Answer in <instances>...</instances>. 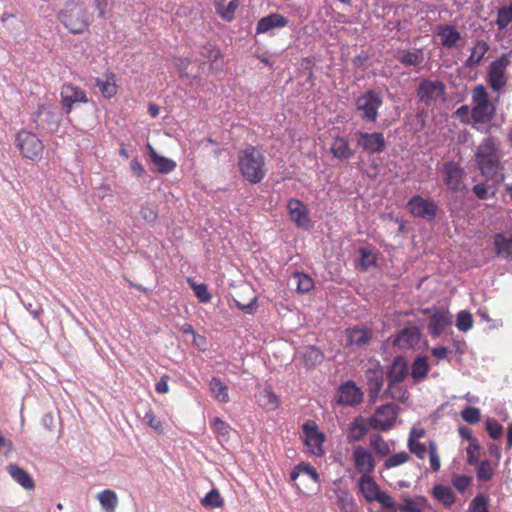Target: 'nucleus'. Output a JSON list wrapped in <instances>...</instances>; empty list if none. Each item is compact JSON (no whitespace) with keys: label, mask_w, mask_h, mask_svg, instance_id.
Segmentation results:
<instances>
[{"label":"nucleus","mask_w":512,"mask_h":512,"mask_svg":"<svg viewBox=\"0 0 512 512\" xmlns=\"http://www.w3.org/2000/svg\"><path fill=\"white\" fill-rule=\"evenodd\" d=\"M503 156L500 142L494 137H486L476 147L474 161L480 174L492 180L503 169Z\"/></svg>","instance_id":"nucleus-1"},{"label":"nucleus","mask_w":512,"mask_h":512,"mask_svg":"<svg viewBox=\"0 0 512 512\" xmlns=\"http://www.w3.org/2000/svg\"><path fill=\"white\" fill-rule=\"evenodd\" d=\"M237 164L240 175L250 184L262 182L268 172L264 153L254 146L238 152Z\"/></svg>","instance_id":"nucleus-2"},{"label":"nucleus","mask_w":512,"mask_h":512,"mask_svg":"<svg viewBox=\"0 0 512 512\" xmlns=\"http://www.w3.org/2000/svg\"><path fill=\"white\" fill-rule=\"evenodd\" d=\"M60 22L73 34L83 33L90 25L92 16L78 2H67L58 14Z\"/></svg>","instance_id":"nucleus-3"},{"label":"nucleus","mask_w":512,"mask_h":512,"mask_svg":"<svg viewBox=\"0 0 512 512\" xmlns=\"http://www.w3.org/2000/svg\"><path fill=\"white\" fill-rule=\"evenodd\" d=\"M15 145L22 157L38 162L43 157L44 144L39 136L26 129H21L15 136Z\"/></svg>","instance_id":"nucleus-4"},{"label":"nucleus","mask_w":512,"mask_h":512,"mask_svg":"<svg viewBox=\"0 0 512 512\" xmlns=\"http://www.w3.org/2000/svg\"><path fill=\"white\" fill-rule=\"evenodd\" d=\"M382 105V96L373 89L365 91L355 99L356 111L360 118L369 123L377 122Z\"/></svg>","instance_id":"nucleus-5"},{"label":"nucleus","mask_w":512,"mask_h":512,"mask_svg":"<svg viewBox=\"0 0 512 512\" xmlns=\"http://www.w3.org/2000/svg\"><path fill=\"white\" fill-rule=\"evenodd\" d=\"M406 207L413 217L420 218L426 222L434 221L439 211L438 203L433 198H425L421 195L412 196L408 200Z\"/></svg>","instance_id":"nucleus-6"},{"label":"nucleus","mask_w":512,"mask_h":512,"mask_svg":"<svg viewBox=\"0 0 512 512\" xmlns=\"http://www.w3.org/2000/svg\"><path fill=\"white\" fill-rule=\"evenodd\" d=\"M356 144L362 152L367 154H381L386 149V139L383 132L356 131Z\"/></svg>","instance_id":"nucleus-7"},{"label":"nucleus","mask_w":512,"mask_h":512,"mask_svg":"<svg viewBox=\"0 0 512 512\" xmlns=\"http://www.w3.org/2000/svg\"><path fill=\"white\" fill-rule=\"evenodd\" d=\"M443 182L451 192H460L465 188V171L455 161L444 162L441 168Z\"/></svg>","instance_id":"nucleus-8"},{"label":"nucleus","mask_w":512,"mask_h":512,"mask_svg":"<svg viewBox=\"0 0 512 512\" xmlns=\"http://www.w3.org/2000/svg\"><path fill=\"white\" fill-rule=\"evenodd\" d=\"M398 411L399 407L394 403L381 405L369 419V424L374 429L387 431L393 427Z\"/></svg>","instance_id":"nucleus-9"},{"label":"nucleus","mask_w":512,"mask_h":512,"mask_svg":"<svg viewBox=\"0 0 512 512\" xmlns=\"http://www.w3.org/2000/svg\"><path fill=\"white\" fill-rule=\"evenodd\" d=\"M446 93V86L439 80H422L417 88V96L420 102L426 106H430L437 100L444 97Z\"/></svg>","instance_id":"nucleus-10"},{"label":"nucleus","mask_w":512,"mask_h":512,"mask_svg":"<svg viewBox=\"0 0 512 512\" xmlns=\"http://www.w3.org/2000/svg\"><path fill=\"white\" fill-rule=\"evenodd\" d=\"M393 346L400 350H416L420 347L422 332L417 326H409L391 336Z\"/></svg>","instance_id":"nucleus-11"},{"label":"nucleus","mask_w":512,"mask_h":512,"mask_svg":"<svg viewBox=\"0 0 512 512\" xmlns=\"http://www.w3.org/2000/svg\"><path fill=\"white\" fill-rule=\"evenodd\" d=\"M302 432L304 434V443L309 451L316 456H322L324 454L323 443L325 436L319 431L316 423L312 420L306 421L302 426Z\"/></svg>","instance_id":"nucleus-12"},{"label":"nucleus","mask_w":512,"mask_h":512,"mask_svg":"<svg viewBox=\"0 0 512 512\" xmlns=\"http://www.w3.org/2000/svg\"><path fill=\"white\" fill-rule=\"evenodd\" d=\"M352 461L355 470L361 476L370 475L376 467V461L372 452L362 445L353 446Z\"/></svg>","instance_id":"nucleus-13"},{"label":"nucleus","mask_w":512,"mask_h":512,"mask_svg":"<svg viewBox=\"0 0 512 512\" xmlns=\"http://www.w3.org/2000/svg\"><path fill=\"white\" fill-rule=\"evenodd\" d=\"M290 220L298 227L309 230L312 227L310 212L307 205L297 198H291L287 203Z\"/></svg>","instance_id":"nucleus-14"},{"label":"nucleus","mask_w":512,"mask_h":512,"mask_svg":"<svg viewBox=\"0 0 512 512\" xmlns=\"http://www.w3.org/2000/svg\"><path fill=\"white\" fill-rule=\"evenodd\" d=\"M384 375V369L378 362L372 363L365 372L371 402L375 403L380 397L384 385Z\"/></svg>","instance_id":"nucleus-15"},{"label":"nucleus","mask_w":512,"mask_h":512,"mask_svg":"<svg viewBox=\"0 0 512 512\" xmlns=\"http://www.w3.org/2000/svg\"><path fill=\"white\" fill-rule=\"evenodd\" d=\"M337 402L343 406H356L362 403L364 393L360 387L352 380H347L341 384L337 391Z\"/></svg>","instance_id":"nucleus-16"},{"label":"nucleus","mask_w":512,"mask_h":512,"mask_svg":"<svg viewBox=\"0 0 512 512\" xmlns=\"http://www.w3.org/2000/svg\"><path fill=\"white\" fill-rule=\"evenodd\" d=\"M60 95L62 107L67 114L70 113L76 105L88 102L86 93L81 88L72 84H64L61 88Z\"/></svg>","instance_id":"nucleus-17"},{"label":"nucleus","mask_w":512,"mask_h":512,"mask_svg":"<svg viewBox=\"0 0 512 512\" xmlns=\"http://www.w3.org/2000/svg\"><path fill=\"white\" fill-rule=\"evenodd\" d=\"M508 63L509 61L505 57L491 63L488 72V82L494 91H500L506 85L505 71Z\"/></svg>","instance_id":"nucleus-18"},{"label":"nucleus","mask_w":512,"mask_h":512,"mask_svg":"<svg viewBox=\"0 0 512 512\" xmlns=\"http://www.w3.org/2000/svg\"><path fill=\"white\" fill-rule=\"evenodd\" d=\"M34 122L39 127L56 130L60 122V113L55 108L40 105L35 113Z\"/></svg>","instance_id":"nucleus-19"},{"label":"nucleus","mask_w":512,"mask_h":512,"mask_svg":"<svg viewBox=\"0 0 512 512\" xmlns=\"http://www.w3.org/2000/svg\"><path fill=\"white\" fill-rule=\"evenodd\" d=\"M436 35L440 39V44L446 49L456 48L462 39L461 33L451 24L437 26Z\"/></svg>","instance_id":"nucleus-20"},{"label":"nucleus","mask_w":512,"mask_h":512,"mask_svg":"<svg viewBox=\"0 0 512 512\" xmlns=\"http://www.w3.org/2000/svg\"><path fill=\"white\" fill-rule=\"evenodd\" d=\"M452 323V316L448 311L439 310L434 312L429 319L428 330L432 337L440 336Z\"/></svg>","instance_id":"nucleus-21"},{"label":"nucleus","mask_w":512,"mask_h":512,"mask_svg":"<svg viewBox=\"0 0 512 512\" xmlns=\"http://www.w3.org/2000/svg\"><path fill=\"white\" fill-rule=\"evenodd\" d=\"M288 24V19L279 13H270L259 19L256 25L257 34L271 33L274 29L284 28Z\"/></svg>","instance_id":"nucleus-22"},{"label":"nucleus","mask_w":512,"mask_h":512,"mask_svg":"<svg viewBox=\"0 0 512 512\" xmlns=\"http://www.w3.org/2000/svg\"><path fill=\"white\" fill-rule=\"evenodd\" d=\"M395 60L401 63L404 67H417L421 66L424 61L422 49H397L394 54Z\"/></svg>","instance_id":"nucleus-23"},{"label":"nucleus","mask_w":512,"mask_h":512,"mask_svg":"<svg viewBox=\"0 0 512 512\" xmlns=\"http://www.w3.org/2000/svg\"><path fill=\"white\" fill-rule=\"evenodd\" d=\"M372 333L369 329L359 326L346 329L347 345L357 348L363 347L370 342Z\"/></svg>","instance_id":"nucleus-24"},{"label":"nucleus","mask_w":512,"mask_h":512,"mask_svg":"<svg viewBox=\"0 0 512 512\" xmlns=\"http://www.w3.org/2000/svg\"><path fill=\"white\" fill-rule=\"evenodd\" d=\"M494 247L497 256L512 261V234L497 233L494 236Z\"/></svg>","instance_id":"nucleus-25"},{"label":"nucleus","mask_w":512,"mask_h":512,"mask_svg":"<svg viewBox=\"0 0 512 512\" xmlns=\"http://www.w3.org/2000/svg\"><path fill=\"white\" fill-rule=\"evenodd\" d=\"M408 364L404 357H395L387 372L388 382H403L408 375Z\"/></svg>","instance_id":"nucleus-26"},{"label":"nucleus","mask_w":512,"mask_h":512,"mask_svg":"<svg viewBox=\"0 0 512 512\" xmlns=\"http://www.w3.org/2000/svg\"><path fill=\"white\" fill-rule=\"evenodd\" d=\"M239 5V0H214L217 15L226 22H231L234 19Z\"/></svg>","instance_id":"nucleus-27"},{"label":"nucleus","mask_w":512,"mask_h":512,"mask_svg":"<svg viewBox=\"0 0 512 512\" xmlns=\"http://www.w3.org/2000/svg\"><path fill=\"white\" fill-rule=\"evenodd\" d=\"M6 470L10 477L18 483L22 488L26 490H32L35 487V483L32 477L17 464H9L6 467Z\"/></svg>","instance_id":"nucleus-28"},{"label":"nucleus","mask_w":512,"mask_h":512,"mask_svg":"<svg viewBox=\"0 0 512 512\" xmlns=\"http://www.w3.org/2000/svg\"><path fill=\"white\" fill-rule=\"evenodd\" d=\"M330 152L339 160H348L354 155V151L345 137H336L330 147Z\"/></svg>","instance_id":"nucleus-29"},{"label":"nucleus","mask_w":512,"mask_h":512,"mask_svg":"<svg viewBox=\"0 0 512 512\" xmlns=\"http://www.w3.org/2000/svg\"><path fill=\"white\" fill-rule=\"evenodd\" d=\"M495 108L490 102L476 104L471 110V117L476 123L487 124L494 115Z\"/></svg>","instance_id":"nucleus-30"},{"label":"nucleus","mask_w":512,"mask_h":512,"mask_svg":"<svg viewBox=\"0 0 512 512\" xmlns=\"http://www.w3.org/2000/svg\"><path fill=\"white\" fill-rule=\"evenodd\" d=\"M368 431L369 428L367 426L366 420L361 416L356 417L349 425L347 439L350 443L358 442L367 435Z\"/></svg>","instance_id":"nucleus-31"},{"label":"nucleus","mask_w":512,"mask_h":512,"mask_svg":"<svg viewBox=\"0 0 512 512\" xmlns=\"http://www.w3.org/2000/svg\"><path fill=\"white\" fill-rule=\"evenodd\" d=\"M147 147L150 151L151 162L155 166L157 172L161 174H168L175 169L176 163L172 159L158 155L150 144H148Z\"/></svg>","instance_id":"nucleus-32"},{"label":"nucleus","mask_w":512,"mask_h":512,"mask_svg":"<svg viewBox=\"0 0 512 512\" xmlns=\"http://www.w3.org/2000/svg\"><path fill=\"white\" fill-rule=\"evenodd\" d=\"M209 390L214 399L220 403H228L230 401L228 386L218 377H212L208 383Z\"/></svg>","instance_id":"nucleus-33"},{"label":"nucleus","mask_w":512,"mask_h":512,"mask_svg":"<svg viewBox=\"0 0 512 512\" xmlns=\"http://www.w3.org/2000/svg\"><path fill=\"white\" fill-rule=\"evenodd\" d=\"M432 496L441 502L446 508L451 507L456 500L452 489L448 486L437 484L432 489Z\"/></svg>","instance_id":"nucleus-34"},{"label":"nucleus","mask_w":512,"mask_h":512,"mask_svg":"<svg viewBox=\"0 0 512 512\" xmlns=\"http://www.w3.org/2000/svg\"><path fill=\"white\" fill-rule=\"evenodd\" d=\"M359 488L362 492L364 498L368 502H372L377 498V494L380 490L377 483L370 477V475L367 476H361L359 479Z\"/></svg>","instance_id":"nucleus-35"},{"label":"nucleus","mask_w":512,"mask_h":512,"mask_svg":"<svg viewBox=\"0 0 512 512\" xmlns=\"http://www.w3.org/2000/svg\"><path fill=\"white\" fill-rule=\"evenodd\" d=\"M408 391L402 385V382H388V387L381 396L382 399H394L405 402L408 399Z\"/></svg>","instance_id":"nucleus-36"},{"label":"nucleus","mask_w":512,"mask_h":512,"mask_svg":"<svg viewBox=\"0 0 512 512\" xmlns=\"http://www.w3.org/2000/svg\"><path fill=\"white\" fill-rule=\"evenodd\" d=\"M102 509L105 512H115L118 505L117 494L110 489H105L96 495Z\"/></svg>","instance_id":"nucleus-37"},{"label":"nucleus","mask_w":512,"mask_h":512,"mask_svg":"<svg viewBox=\"0 0 512 512\" xmlns=\"http://www.w3.org/2000/svg\"><path fill=\"white\" fill-rule=\"evenodd\" d=\"M489 46L484 41H477L471 50L470 56L465 61V66L472 68L477 66L485 54L487 53Z\"/></svg>","instance_id":"nucleus-38"},{"label":"nucleus","mask_w":512,"mask_h":512,"mask_svg":"<svg viewBox=\"0 0 512 512\" xmlns=\"http://www.w3.org/2000/svg\"><path fill=\"white\" fill-rule=\"evenodd\" d=\"M429 372V365L426 356H418L412 363L411 377L414 382L422 381Z\"/></svg>","instance_id":"nucleus-39"},{"label":"nucleus","mask_w":512,"mask_h":512,"mask_svg":"<svg viewBox=\"0 0 512 512\" xmlns=\"http://www.w3.org/2000/svg\"><path fill=\"white\" fill-rule=\"evenodd\" d=\"M292 278L296 282V290L298 293H308L314 288V281L308 274L295 271Z\"/></svg>","instance_id":"nucleus-40"},{"label":"nucleus","mask_w":512,"mask_h":512,"mask_svg":"<svg viewBox=\"0 0 512 512\" xmlns=\"http://www.w3.org/2000/svg\"><path fill=\"white\" fill-rule=\"evenodd\" d=\"M360 265L364 270L374 268L377 266V255L367 247L359 249Z\"/></svg>","instance_id":"nucleus-41"},{"label":"nucleus","mask_w":512,"mask_h":512,"mask_svg":"<svg viewBox=\"0 0 512 512\" xmlns=\"http://www.w3.org/2000/svg\"><path fill=\"white\" fill-rule=\"evenodd\" d=\"M210 426L221 440H227L229 438L231 427L220 417H214L210 422Z\"/></svg>","instance_id":"nucleus-42"},{"label":"nucleus","mask_w":512,"mask_h":512,"mask_svg":"<svg viewBox=\"0 0 512 512\" xmlns=\"http://www.w3.org/2000/svg\"><path fill=\"white\" fill-rule=\"evenodd\" d=\"M201 504L206 508H221L224 500L217 489L210 490L201 500Z\"/></svg>","instance_id":"nucleus-43"},{"label":"nucleus","mask_w":512,"mask_h":512,"mask_svg":"<svg viewBox=\"0 0 512 512\" xmlns=\"http://www.w3.org/2000/svg\"><path fill=\"white\" fill-rule=\"evenodd\" d=\"M370 446L379 456H387L390 454V446L379 434L370 437Z\"/></svg>","instance_id":"nucleus-44"},{"label":"nucleus","mask_w":512,"mask_h":512,"mask_svg":"<svg viewBox=\"0 0 512 512\" xmlns=\"http://www.w3.org/2000/svg\"><path fill=\"white\" fill-rule=\"evenodd\" d=\"M512 22V3L498 10L496 25L500 30L505 29Z\"/></svg>","instance_id":"nucleus-45"},{"label":"nucleus","mask_w":512,"mask_h":512,"mask_svg":"<svg viewBox=\"0 0 512 512\" xmlns=\"http://www.w3.org/2000/svg\"><path fill=\"white\" fill-rule=\"evenodd\" d=\"M410 455L409 453L405 452V451H401V452H398V453H395L391 456H389L383 463V467L385 469H391V468H394V467H397V466H400L402 464H405L406 462H408L410 460Z\"/></svg>","instance_id":"nucleus-46"},{"label":"nucleus","mask_w":512,"mask_h":512,"mask_svg":"<svg viewBox=\"0 0 512 512\" xmlns=\"http://www.w3.org/2000/svg\"><path fill=\"white\" fill-rule=\"evenodd\" d=\"M473 318L468 311L462 310L457 315L456 327L458 330L466 332L472 328Z\"/></svg>","instance_id":"nucleus-47"},{"label":"nucleus","mask_w":512,"mask_h":512,"mask_svg":"<svg viewBox=\"0 0 512 512\" xmlns=\"http://www.w3.org/2000/svg\"><path fill=\"white\" fill-rule=\"evenodd\" d=\"M96 86L99 88L102 95L106 98H110L116 94V85L110 79H96Z\"/></svg>","instance_id":"nucleus-48"},{"label":"nucleus","mask_w":512,"mask_h":512,"mask_svg":"<svg viewBox=\"0 0 512 512\" xmlns=\"http://www.w3.org/2000/svg\"><path fill=\"white\" fill-rule=\"evenodd\" d=\"M429 462L433 472H437L441 467L440 456L438 453L437 444L434 441H430L428 445Z\"/></svg>","instance_id":"nucleus-49"},{"label":"nucleus","mask_w":512,"mask_h":512,"mask_svg":"<svg viewBox=\"0 0 512 512\" xmlns=\"http://www.w3.org/2000/svg\"><path fill=\"white\" fill-rule=\"evenodd\" d=\"M477 478L480 481H489L492 479L494 471L491 467V464L488 460L481 461L477 464Z\"/></svg>","instance_id":"nucleus-50"},{"label":"nucleus","mask_w":512,"mask_h":512,"mask_svg":"<svg viewBox=\"0 0 512 512\" xmlns=\"http://www.w3.org/2000/svg\"><path fill=\"white\" fill-rule=\"evenodd\" d=\"M462 419L469 424H476L481 419V412L476 407H466L461 411Z\"/></svg>","instance_id":"nucleus-51"},{"label":"nucleus","mask_w":512,"mask_h":512,"mask_svg":"<svg viewBox=\"0 0 512 512\" xmlns=\"http://www.w3.org/2000/svg\"><path fill=\"white\" fill-rule=\"evenodd\" d=\"M143 419L147 423V425L151 427L155 432H157L158 434L164 433L163 422L154 415L152 410H148L145 413Z\"/></svg>","instance_id":"nucleus-52"},{"label":"nucleus","mask_w":512,"mask_h":512,"mask_svg":"<svg viewBox=\"0 0 512 512\" xmlns=\"http://www.w3.org/2000/svg\"><path fill=\"white\" fill-rule=\"evenodd\" d=\"M467 453V462L469 465H477L480 457V446L477 441L470 442L469 446L466 448Z\"/></svg>","instance_id":"nucleus-53"},{"label":"nucleus","mask_w":512,"mask_h":512,"mask_svg":"<svg viewBox=\"0 0 512 512\" xmlns=\"http://www.w3.org/2000/svg\"><path fill=\"white\" fill-rule=\"evenodd\" d=\"M191 288L193 289L196 297L199 299L201 303H208L211 300V294L208 291V288L205 284L200 283H191Z\"/></svg>","instance_id":"nucleus-54"},{"label":"nucleus","mask_w":512,"mask_h":512,"mask_svg":"<svg viewBox=\"0 0 512 512\" xmlns=\"http://www.w3.org/2000/svg\"><path fill=\"white\" fill-rule=\"evenodd\" d=\"M407 446L409 451L419 459H424L428 452L426 445L419 441L408 440Z\"/></svg>","instance_id":"nucleus-55"},{"label":"nucleus","mask_w":512,"mask_h":512,"mask_svg":"<svg viewBox=\"0 0 512 512\" xmlns=\"http://www.w3.org/2000/svg\"><path fill=\"white\" fill-rule=\"evenodd\" d=\"M472 482V477L466 475H453L451 483L459 492H464Z\"/></svg>","instance_id":"nucleus-56"},{"label":"nucleus","mask_w":512,"mask_h":512,"mask_svg":"<svg viewBox=\"0 0 512 512\" xmlns=\"http://www.w3.org/2000/svg\"><path fill=\"white\" fill-rule=\"evenodd\" d=\"M486 429L489 436L493 439H499L503 434V426L496 419H488Z\"/></svg>","instance_id":"nucleus-57"},{"label":"nucleus","mask_w":512,"mask_h":512,"mask_svg":"<svg viewBox=\"0 0 512 512\" xmlns=\"http://www.w3.org/2000/svg\"><path fill=\"white\" fill-rule=\"evenodd\" d=\"M472 100L475 103V105L479 103L485 104L487 102H490L486 89L483 85L479 84L474 87V89L472 90Z\"/></svg>","instance_id":"nucleus-58"},{"label":"nucleus","mask_w":512,"mask_h":512,"mask_svg":"<svg viewBox=\"0 0 512 512\" xmlns=\"http://www.w3.org/2000/svg\"><path fill=\"white\" fill-rule=\"evenodd\" d=\"M260 397L264 399V405L269 409H275L278 406V398L271 389H264L260 393Z\"/></svg>","instance_id":"nucleus-59"},{"label":"nucleus","mask_w":512,"mask_h":512,"mask_svg":"<svg viewBox=\"0 0 512 512\" xmlns=\"http://www.w3.org/2000/svg\"><path fill=\"white\" fill-rule=\"evenodd\" d=\"M470 512H488L487 501L483 495H477L469 505Z\"/></svg>","instance_id":"nucleus-60"},{"label":"nucleus","mask_w":512,"mask_h":512,"mask_svg":"<svg viewBox=\"0 0 512 512\" xmlns=\"http://www.w3.org/2000/svg\"><path fill=\"white\" fill-rule=\"evenodd\" d=\"M201 54L212 63L217 62V60L221 57L220 50L210 44L202 48Z\"/></svg>","instance_id":"nucleus-61"},{"label":"nucleus","mask_w":512,"mask_h":512,"mask_svg":"<svg viewBox=\"0 0 512 512\" xmlns=\"http://www.w3.org/2000/svg\"><path fill=\"white\" fill-rule=\"evenodd\" d=\"M374 501L380 503L381 506L385 509L393 508L395 506L393 498L387 492L382 490H379L377 498H375Z\"/></svg>","instance_id":"nucleus-62"},{"label":"nucleus","mask_w":512,"mask_h":512,"mask_svg":"<svg viewBox=\"0 0 512 512\" xmlns=\"http://www.w3.org/2000/svg\"><path fill=\"white\" fill-rule=\"evenodd\" d=\"M302 475L309 477L314 483H319L320 476L316 469L309 463L301 462Z\"/></svg>","instance_id":"nucleus-63"},{"label":"nucleus","mask_w":512,"mask_h":512,"mask_svg":"<svg viewBox=\"0 0 512 512\" xmlns=\"http://www.w3.org/2000/svg\"><path fill=\"white\" fill-rule=\"evenodd\" d=\"M339 504L344 512H352L355 509V502L352 497L347 494L339 497Z\"/></svg>","instance_id":"nucleus-64"}]
</instances>
